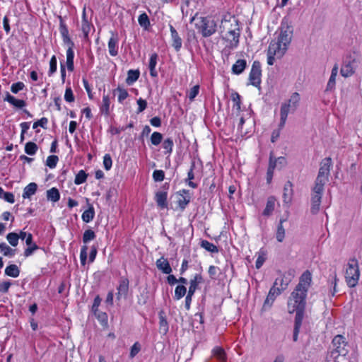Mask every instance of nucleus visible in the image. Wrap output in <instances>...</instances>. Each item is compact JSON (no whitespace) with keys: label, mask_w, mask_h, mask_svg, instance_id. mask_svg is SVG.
Here are the masks:
<instances>
[{"label":"nucleus","mask_w":362,"mask_h":362,"mask_svg":"<svg viewBox=\"0 0 362 362\" xmlns=\"http://www.w3.org/2000/svg\"><path fill=\"white\" fill-rule=\"evenodd\" d=\"M168 193L166 192L158 191L156 193L155 199L158 206L160 209H165L168 206L167 203Z\"/></svg>","instance_id":"20"},{"label":"nucleus","mask_w":362,"mask_h":362,"mask_svg":"<svg viewBox=\"0 0 362 362\" xmlns=\"http://www.w3.org/2000/svg\"><path fill=\"white\" fill-rule=\"evenodd\" d=\"M47 198L48 200H50L53 202L59 201L60 199V194L59 192V190L55 187H52L50 189L47 190Z\"/></svg>","instance_id":"35"},{"label":"nucleus","mask_w":362,"mask_h":362,"mask_svg":"<svg viewBox=\"0 0 362 362\" xmlns=\"http://www.w3.org/2000/svg\"><path fill=\"white\" fill-rule=\"evenodd\" d=\"M5 274L7 276L16 278L20 274V270L16 264H10L5 269Z\"/></svg>","instance_id":"34"},{"label":"nucleus","mask_w":362,"mask_h":362,"mask_svg":"<svg viewBox=\"0 0 362 362\" xmlns=\"http://www.w3.org/2000/svg\"><path fill=\"white\" fill-rule=\"evenodd\" d=\"M138 22L140 26L146 30L150 26V21L146 13H143L139 16Z\"/></svg>","instance_id":"38"},{"label":"nucleus","mask_w":362,"mask_h":362,"mask_svg":"<svg viewBox=\"0 0 362 362\" xmlns=\"http://www.w3.org/2000/svg\"><path fill=\"white\" fill-rule=\"evenodd\" d=\"M110 99L107 95H103V103L100 107V112L105 115H108L110 113Z\"/></svg>","instance_id":"33"},{"label":"nucleus","mask_w":362,"mask_h":362,"mask_svg":"<svg viewBox=\"0 0 362 362\" xmlns=\"http://www.w3.org/2000/svg\"><path fill=\"white\" fill-rule=\"evenodd\" d=\"M0 250L6 257H13L16 254V250L10 247L5 243H0Z\"/></svg>","instance_id":"36"},{"label":"nucleus","mask_w":362,"mask_h":362,"mask_svg":"<svg viewBox=\"0 0 362 362\" xmlns=\"http://www.w3.org/2000/svg\"><path fill=\"white\" fill-rule=\"evenodd\" d=\"M300 100V97L299 93H293L287 101L282 103L280 110L279 126L281 128H284L289 112H293L297 109L299 105Z\"/></svg>","instance_id":"6"},{"label":"nucleus","mask_w":362,"mask_h":362,"mask_svg":"<svg viewBox=\"0 0 362 362\" xmlns=\"http://www.w3.org/2000/svg\"><path fill=\"white\" fill-rule=\"evenodd\" d=\"M112 160L110 154H105L103 157V166L106 170L111 169Z\"/></svg>","instance_id":"58"},{"label":"nucleus","mask_w":362,"mask_h":362,"mask_svg":"<svg viewBox=\"0 0 362 362\" xmlns=\"http://www.w3.org/2000/svg\"><path fill=\"white\" fill-rule=\"evenodd\" d=\"M118 41L117 35L112 33L107 44L109 54L112 57L118 54Z\"/></svg>","instance_id":"13"},{"label":"nucleus","mask_w":362,"mask_h":362,"mask_svg":"<svg viewBox=\"0 0 362 362\" xmlns=\"http://www.w3.org/2000/svg\"><path fill=\"white\" fill-rule=\"evenodd\" d=\"M291 279L286 278L285 275L284 277L281 279V289L279 288L275 287L274 286L271 288V289L269 291V293L267 295V297L264 301V306L269 305L271 306V305L273 303L276 298L281 294V290L285 289V288L287 286L288 283L290 282Z\"/></svg>","instance_id":"9"},{"label":"nucleus","mask_w":362,"mask_h":362,"mask_svg":"<svg viewBox=\"0 0 362 362\" xmlns=\"http://www.w3.org/2000/svg\"><path fill=\"white\" fill-rule=\"evenodd\" d=\"M295 312L296 313V315L295 317L294 328L300 329L303 318V310H296Z\"/></svg>","instance_id":"51"},{"label":"nucleus","mask_w":362,"mask_h":362,"mask_svg":"<svg viewBox=\"0 0 362 362\" xmlns=\"http://www.w3.org/2000/svg\"><path fill=\"white\" fill-rule=\"evenodd\" d=\"M59 161V158L57 156H49L46 160V165L50 168H54Z\"/></svg>","instance_id":"50"},{"label":"nucleus","mask_w":362,"mask_h":362,"mask_svg":"<svg viewBox=\"0 0 362 362\" xmlns=\"http://www.w3.org/2000/svg\"><path fill=\"white\" fill-rule=\"evenodd\" d=\"M37 146L35 143L29 141L25 146V152L30 156H33L37 151Z\"/></svg>","instance_id":"41"},{"label":"nucleus","mask_w":362,"mask_h":362,"mask_svg":"<svg viewBox=\"0 0 362 362\" xmlns=\"http://www.w3.org/2000/svg\"><path fill=\"white\" fill-rule=\"evenodd\" d=\"M98 320L100 322V324L103 326L107 325V315L104 313L98 310L97 313H94Z\"/></svg>","instance_id":"49"},{"label":"nucleus","mask_w":362,"mask_h":362,"mask_svg":"<svg viewBox=\"0 0 362 362\" xmlns=\"http://www.w3.org/2000/svg\"><path fill=\"white\" fill-rule=\"evenodd\" d=\"M266 260V253L264 251L258 252V256L255 262V267L259 269L263 265Z\"/></svg>","instance_id":"45"},{"label":"nucleus","mask_w":362,"mask_h":362,"mask_svg":"<svg viewBox=\"0 0 362 362\" xmlns=\"http://www.w3.org/2000/svg\"><path fill=\"white\" fill-rule=\"evenodd\" d=\"M57 64V57L55 55H53L51 57L50 61H49V69L48 71L49 76H52L54 73L56 72Z\"/></svg>","instance_id":"52"},{"label":"nucleus","mask_w":362,"mask_h":362,"mask_svg":"<svg viewBox=\"0 0 362 362\" xmlns=\"http://www.w3.org/2000/svg\"><path fill=\"white\" fill-rule=\"evenodd\" d=\"M94 29V26L91 22V19L88 21H81V30L83 33L84 38L88 39L90 32Z\"/></svg>","instance_id":"30"},{"label":"nucleus","mask_w":362,"mask_h":362,"mask_svg":"<svg viewBox=\"0 0 362 362\" xmlns=\"http://www.w3.org/2000/svg\"><path fill=\"white\" fill-rule=\"evenodd\" d=\"M262 69L260 63L255 61L249 74L250 84L258 87L261 83Z\"/></svg>","instance_id":"10"},{"label":"nucleus","mask_w":362,"mask_h":362,"mask_svg":"<svg viewBox=\"0 0 362 362\" xmlns=\"http://www.w3.org/2000/svg\"><path fill=\"white\" fill-rule=\"evenodd\" d=\"M179 194L180 197L177 201L178 205L182 209H184L189 203L191 197L189 195V191L186 189L180 191Z\"/></svg>","instance_id":"19"},{"label":"nucleus","mask_w":362,"mask_h":362,"mask_svg":"<svg viewBox=\"0 0 362 362\" xmlns=\"http://www.w3.org/2000/svg\"><path fill=\"white\" fill-rule=\"evenodd\" d=\"M293 194L292 184L288 182L284 187L283 198L285 203H290Z\"/></svg>","instance_id":"29"},{"label":"nucleus","mask_w":362,"mask_h":362,"mask_svg":"<svg viewBox=\"0 0 362 362\" xmlns=\"http://www.w3.org/2000/svg\"><path fill=\"white\" fill-rule=\"evenodd\" d=\"M163 139V135L160 132H155L151 134V142L154 146L159 145Z\"/></svg>","instance_id":"46"},{"label":"nucleus","mask_w":362,"mask_h":362,"mask_svg":"<svg viewBox=\"0 0 362 362\" xmlns=\"http://www.w3.org/2000/svg\"><path fill=\"white\" fill-rule=\"evenodd\" d=\"M157 60H158V54L156 53H153V54H151L150 59H149L148 69L150 70V75L152 77L158 76V72L156 70Z\"/></svg>","instance_id":"24"},{"label":"nucleus","mask_w":362,"mask_h":362,"mask_svg":"<svg viewBox=\"0 0 362 362\" xmlns=\"http://www.w3.org/2000/svg\"><path fill=\"white\" fill-rule=\"evenodd\" d=\"M355 68V62L354 61L345 62L341 68V74L344 77H349L354 73Z\"/></svg>","instance_id":"16"},{"label":"nucleus","mask_w":362,"mask_h":362,"mask_svg":"<svg viewBox=\"0 0 362 362\" xmlns=\"http://www.w3.org/2000/svg\"><path fill=\"white\" fill-rule=\"evenodd\" d=\"M196 20L195 28L198 32L201 33L202 37H208L214 35L217 30V21L214 16H201L199 18H195L194 16L191 19V22Z\"/></svg>","instance_id":"4"},{"label":"nucleus","mask_w":362,"mask_h":362,"mask_svg":"<svg viewBox=\"0 0 362 362\" xmlns=\"http://www.w3.org/2000/svg\"><path fill=\"white\" fill-rule=\"evenodd\" d=\"M157 268L165 274H170L172 272V268L168 261L164 257H160L156 262Z\"/></svg>","instance_id":"15"},{"label":"nucleus","mask_w":362,"mask_h":362,"mask_svg":"<svg viewBox=\"0 0 362 362\" xmlns=\"http://www.w3.org/2000/svg\"><path fill=\"white\" fill-rule=\"evenodd\" d=\"M94 216V207L90 204L88 209L82 214L81 218L85 223H89L93 219Z\"/></svg>","instance_id":"31"},{"label":"nucleus","mask_w":362,"mask_h":362,"mask_svg":"<svg viewBox=\"0 0 362 362\" xmlns=\"http://www.w3.org/2000/svg\"><path fill=\"white\" fill-rule=\"evenodd\" d=\"M276 201L275 197L273 196L268 197L266 206L262 212L263 216H269L272 214L275 208Z\"/></svg>","instance_id":"21"},{"label":"nucleus","mask_w":362,"mask_h":362,"mask_svg":"<svg viewBox=\"0 0 362 362\" xmlns=\"http://www.w3.org/2000/svg\"><path fill=\"white\" fill-rule=\"evenodd\" d=\"M5 101H7L12 105L18 108H23L26 105V103L23 100L16 99L14 96L7 93L6 98H4Z\"/></svg>","instance_id":"26"},{"label":"nucleus","mask_w":362,"mask_h":362,"mask_svg":"<svg viewBox=\"0 0 362 362\" xmlns=\"http://www.w3.org/2000/svg\"><path fill=\"white\" fill-rule=\"evenodd\" d=\"M140 72L139 70L130 69L127 72V77L126 82L127 84L131 85L136 81L139 77Z\"/></svg>","instance_id":"32"},{"label":"nucleus","mask_w":362,"mask_h":362,"mask_svg":"<svg viewBox=\"0 0 362 362\" xmlns=\"http://www.w3.org/2000/svg\"><path fill=\"white\" fill-rule=\"evenodd\" d=\"M212 356L219 362H226L227 356L225 351L220 346H216L212 349Z\"/></svg>","instance_id":"23"},{"label":"nucleus","mask_w":362,"mask_h":362,"mask_svg":"<svg viewBox=\"0 0 362 362\" xmlns=\"http://www.w3.org/2000/svg\"><path fill=\"white\" fill-rule=\"evenodd\" d=\"M292 30L288 26L281 27L276 39L272 40L267 50V64L273 65L276 59H281L288 49L292 38Z\"/></svg>","instance_id":"1"},{"label":"nucleus","mask_w":362,"mask_h":362,"mask_svg":"<svg viewBox=\"0 0 362 362\" xmlns=\"http://www.w3.org/2000/svg\"><path fill=\"white\" fill-rule=\"evenodd\" d=\"M201 247L212 253H217L218 252V249L215 245L206 240L201 242Z\"/></svg>","instance_id":"37"},{"label":"nucleus","mask_w":362,"mask_h":362,"mask_svg":"<svg viewBox=\"0 0 362 362\" xmlns=\"http://www.w3.org/2000/svg\"><path fill=\"white\" fill-rule=\"evenodd\" d=\"M247 66L245 59H238L232 66V71L235 74H240L245 70Z\"/></svg>","instance_id":"27"},{"label":"nucleus","mask_w":362,"mask_h":362,"mask_svg":"<svg viewBox=\"0 0 362 362\" xmlns=\"http://www.w3.org/2000/svg\"><path fill=\"white\" fill-rule=\"evenodd\" d=\"M115 92L117 93V100L119 103H122L129 96L127 90L121 87H117Z\"/></svg>","instance_id":"40"},{"label":"nucleus","mask_w":362,"mask_h":362,"mask_svg":"<svg viewBox=\"0 0 362 362\" xmlns=\"http://www.w3.org/2000/svg\"><path fill=\"white\" fill-rule=\"evenodd\" d=\"M37 189V185L35 182H30L23 189V198L30 199L31 196L35 194Z\"/></svg>","instance_id":"25"},{"label":"nucleus","mask_w":362,"mask_h":362,"mask_svg":"<svg viewBox=\"0 0 362 362\" xmlns=\"http://www.w3.org/2000/svg\"><path fill=\"white\" fill-rule=\"evenodd\" d=\"M360 276L358 261L351 259L349 261L345 272V279L349 287H354L357 285Z\"/></svg>","instance_id":"8"},{"label":"nucleus","mask_w":362,"mask_h":362,"mask_svg":"<svg viewBox=\"0 0 362 362\" xmlns=\"http://www.w3.org/2000/svg\"><path fill=\"white\" fill-rule=\"evenodd\" d=\"M87 174L83 170H81L76 175L74 183L77 185L83 184L86 181Z\"/></svg>","instance_id":"43"},{"label":"nucleus","mask_w":362,"mask_h":362,"mask_svg":"<svg viewBox=\"0 0 362 362\" xmlns=\"http://www.w3.org/2000/svg\"><path fill=\"white\" fill-rule=\"evenodd\" d=\"M24 87L25 85L23 82L14 83L11 85V90L13 93H18L19 91L22 90Z\"/></svg>","instance_id":"59"},{"label":"nucleus","mask_w":362,"mask_h":362,"mask_svg":"<svg viewBox=\"0 0 362 362\" xmlns=\"http://www.w3.org/2000/svg\"><path fill=\"white\" fill-rule=\"evenodd\" d=\"M59 32L62 37L69 35L68 28L62 18H60Z\"/></svg>","instance_id":"61"},{"label":"nucleus","mask_w":362,"mask_h":362,"mask_svg":"<svg viewBox=\"0 0 362 362\" xmlns=\"http://www.w3.org/2000/svg\"><path fill=\"white\" fill-rule=\"evenodd\" d=\"M117 299L126 298L129 291V280L126 278H122L117 287Z\"/></svg>","instance_id":"12"},{"label":"nucleus","mask_w":362,"mask_h":362,"mask_svg":"<svg viewBox=\"0 0 362 362\" xmlns=\"http://www.w3.org/2000/svg\"><path fill=\"white\" fill-rule=\"evenodd\" d=\"M204 281L203 277L201 274H196L193 279H192L189 281V287L188 292L190 294H194L196 290L198 288V286L200 284H202Z\"/></svg>","instance_id":"17"},{"label":"nucleus","mask_w":362,"mask_h":362,"mask_svg":"<svg viewBox=\"0 0 362 362\" xmlns=\"http://www.w3.org/2000/svg\"><path fill=\"white\" fill-rule=\"evenodd\" d=\"M331 159L326 158L322 163L311 194V212L317 214L320 209L324 186L328 181Z\"/></svg>","instance_id":"2"},{"label":"nucleus","mask_w":362,"mask_h":362,"mask_svg":"<svg viewBox=\"0 0 362 362\" xmlns=\"http://www.w3.org/2000/svg\"><path fill=\"white\" fill-rule=\"evenodd\" d=\"M338 65L335 64L332 69L331 76L327 84L326 91H332L335 88L336 77L338 74Z\"/></svg>","instance_id":"18"},{"label":"nucleus","mask_w":362,"mask_h":362,"mask_svg":"<svg viewBox=\"0 0 362 362\" xmlns=\"http://www.w3.org/2000/svg\"><path fill=\"white\" fill-rule=\"evenodd\" d=\"M88 255V247L86 245L82 246L80 252V260L82 265H85Z\"/></svg>","instance_id":"55"},{"label":"nucleus","mask_w":362,"mask_h":362,"mask_svg":"<svg viewBox=\"0 0 362 362\" xmlns=\"http://www.w3.org/2000/svg\"><path fill=\"white\" fill-rule=\"evenodd\" d=\"M170 31L171 37L173 40L172 45L176 51H179L180 49V48L182 47V39L179 36L177 30L175 29V28L172 25H170Z\"/></svg>","instance_id":"14"},{"label":"nucleus","mask_w":362,"mask_h":362,"mask_svg":"<svg viewBox=\"0 0 362 362\" xmlns=\"http://www.w3.org/2000/svg\"><path fill=\"white\" fill-rule=\"evenodd\" d=\"M187 288L183 285L177 286L175 290L174 298L175 300H180L186 294Z\"/></svg>","instance_id":"42"},{"label":"nucleus","mask_w":362,"mask_h":362,"mask_svg":"<svg viewBox=\"0 0 362 362\" xmlns=\"http://www.w3.org/2000/svg\"><path fill=\"white\" fill-rule=\"evenodd\" d=\"M174 143L171 138H168L165 139L163 142V148L165 150V154H170L173 151Z\"/></svg>","instance_id":"39"},{"label":"nucleus","mask_w":362,"mask_h":362,"mask_svg":"<svg viewBox=\"0 0 362 362\" xmlns=\"http://www.w3.org/2000/svg\"><path fill=\"white\" fill-rule=\"evenodd\" d=\"M141 350V345L139 342H135L131 347L129 357L133 358L135 357Z\"/></svg>","instance_id":"56"},{"label":"nucleus","mask_w":362,"mask_h":362,"mask_svg":"<svg viewBox=\"0 0 362 362\" xmlns=\"http://www.w3.org/2000/svg\"><path fill=\"white\" fill-rule=\"evenodd\" d=\"M47 122H48V119L46 117H42L40 119H39L37 122H35L33 123V128L37 129L38 127L45 128Z\"/></svg>","instance_id":"60"},{"label":"nucleus","mask_w":362,"mask_h":362,"mask_svg":"<svg viewBox=\"0 0 362 362\" xmlns=\"http://www.w3.org/2000/svg\"><path fill=\"white\" fill-rule=\"evenodd\" d=\"M285 221V219L281 218L276 227L275 237L279 243H282L286 236V230L283 226Z\"/></svg>","instance_id":"22"},{"label":"nucleus","mask_w":362,"mask_h":362,"mask_svg":"<svg viewBox=\"0 0 362 362\" xmlns=\"http://www.w3.org/2000/svg\"><path fill=\"white\" fill-rule=\"evenodd\" d=\"M6 239L11 245L16 247L18 244V235L16 233H9L6 235Z\"/></svg>","instance_id":"44"},{"label":"nucleus","mask_w":362,"mask_h":362,"mask_svg":"<svg viewBox=\"0 0 362 362\" xmlns=\"http://www.w3.org/2000/svg\"><path fill=\"white\" fill-rule=\"evenodd\" d=\"M165 178V173L162 170H155L153 173V179L155 182H161Z\"/></svg>","instance_id":"53"},{"label":"nucleus","mask_w":362,"mask_h":362,"mask_svg":"<svg viewBox=\"0 0 362 362\" xmlns=\"http://www.w3.org/2000/svg\"><path fill=\"white\" fill-rule=\"evenodd\" d=\"M95 238V234L93 230L90 229H88L85 230L83 235V242L84 243H87L90 240H94Z\"/></svg>","instance_id":"47"},{"label":"nucleus","mask_w":362,"mask_h":362,"mask_svg":"<svg viewBox=\"0 0 362 362\" xmlns=\"http://www.w3.org/2000/svg\"><path fill=\"white\" fill-rule=\"evenodd\" d=\"M74 95L71 87H66L64 94V100L68 103L74 101Z\"/></svg>","instance_id":"57"},{"label":"nucleus","mask_w":362,"mask_h":362,"mask_svg":"<svg viewBox=\"0 0 362 362\" xmlns=\"http://www.w3.org/2000/svg\"><path fill=\"white\" fill-rule=\"evenodd\" d=\"M199 92V86L196 85L193 86L190 90L188 92L187 96L190 101H193L194 99L197 97Z\"/></svg>","instance_id":"54"},{"label":"nucleus","mask_w":362,"mask_h":362,"mask_svg":"<svg viewBox=\"0 0 362 362\" xmlns=\"http://www.w3.org/2000/svg\"><path fill=\"white\" fill-rule=\"evenodd\" d=\"M306 296L305 290L300 291L295 288L288 300L287 308L288 313H293L296 310H304Z\"/></svg>","instance_id":"7"},{"label":"nucleus","mask_w":362,"mask_h":362,"mask_svg":"<svg viewBox=\"0 0 362 362\" xmlns=\"http://www.w3.org/2000/svg\"><path fill=\"white\" fill-rule=\"evenodd\" d=\"M312 281L311 274L308 271H305L300 276L298 284L296 286V289L300 291L305 290V293L307 294L308 288Z\"/></svg>","instance_id":"11"},{"label":"nucleus","mask_w":362,"mask_h":362,"mask_svg":"<svg viewBox=\"0 0 362 362\" xmlns=\"http://www.w3.org/2000/svg\"><path fill=\"white\" fill-rule=\"evenodd\" d=\"M220 28L223 37L229 42L230 47H236L239 43L240 28L235 18L230 16L228 19L222 20Z\"/></svg>","instance_id":"3"},{"label":"nucleus","mask_w":362,"mask_h":362,"mask_svg":"<svg viewBox=\"0 0 362 362\" xmlns=\"http://www.w3.org/2000/svg\"><path fill=\"white\" fill-rule=\"evenodd\" d=\"M28 247L24 251L25 257L30 256L34 251L38 249V247L36 244H33L31 245H28Z\"/></svg>","instance_id":"63"},{"label":"nucleus","mask_w":362,"mask_h":362,"mask_svg":"<svg viewBox=\"0 0 362 362\" xmlns=\"http://www.w3.org/2000/svg\"><path fill=\"white\" fill-rule=\"evenodd\" d=\"M334 349L331 353L335 362H349L346 355L349 353L348 344L342 335H337L332 340Z\"/></svg>","instance_id":"5"},{"label":"nucleus","mask_w":362,"mask_h":362,"mask_svg":"<svg viewBox=\"0 0 362 362\" xmlns=\"http://www.w3.org/2000/svg\"><path fill=\"white\" fill-rule=\"evenodd\" d=\"M159 327L160 330L164 334H166L168 331V323L165 319V317L163 315H160L159 317Z\"/></svg>","instance_id":"48"},{"label":"nucleus","mask_w":362,"mask_h":362,"mask_svg":"<svg viewBox=\"0 0 362 362\" xmlns=\"http://www.w3.org/2000/svg\"><path fill=\"white\" fill-rule=\"evenodd\" d=\"M138 105L137 113L142 112L147 107V103L141 98H139L136 101Z\"/></svg>","instance_id":"62"},{"label":"nucleus","mask_w":362,"mask_h":362,"mask_svg":"<svg viewBox=\"0 0 362 362\" xmlns=\"http://www.w3.org/2000/svg\"><path fill=\"white\" fill-rule=\"evenodd\" d=\"M100 303H101V298H100L99 296H97L94 298L93 304V306H92V311L94 313H97V312L99 310L98 308H99V306L100 305Z\"/></svg>","instance_id":"64"},{"label":"nucleus","mask_w":362,"mask_h":362,"mask_svg":"<svg viewBox=\"0 0 362 362\" xmlns=\"http://www.w3.org/2000/svg\"><path fill=\"white\" fill-rule=\"evenodd\" d=\"M66 66L67 69L69 71H73L74 69V52L71 47H68L66 49Z\"/></svg>","instance_id":"28"}]
</instances>
